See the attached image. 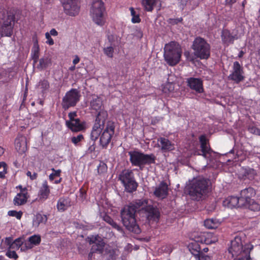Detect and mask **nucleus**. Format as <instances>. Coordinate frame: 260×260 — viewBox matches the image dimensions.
I'll use <instances>...</instances> for the list:
<instances>
[{
    "label": "nucleus",
    "mask_w": 260,
    "mask_h": 260,
    "mask_svg": "<svg viewBox=\"0 0 260 260\" xmlns=\"http://www.w3.org/2000/svg\"><path fill=\"white\" fill-rule=\"evenodd\" d=\"M144 202L136 200L124 207L121 211V221L126 229L135 234L140 233L141 230L136 222L135 214L139 212L138 205H144Z\"/></svg>",
    "instance_id": "1"
},
{
    "label": "nucleus",
    "mask_w": 260,
    "mask_h": 260,
    "mask_svg": "<svg viewBox=\"0 0 260 260\" xmlns=\"http://www.w3.org/2000/svg\"><path fill=\"white\" fill-rule=\"evenodd\" d=\"M210 185L211 182L209 179L199 176L188 181L186 190L192 200L199 201L206 196Z\"/></svg>",
    "instance_id": "2"
},
{
    "label": "nucleus",
    "mask_w": 260,
    "mask_h": 260,
    "mask_svg": "<svg viewBox=\"0 0 260 260\" xmlns=\"http://www.w3.org/2000/svg\"><path fill=\"white\" fill-rule=\"evenodd\" d=\"M182 55L181 49L175 41L166 44L164 47V57L165 61L170 66L178 63Z\"/></svg>",
    "instance_id": "3"
},
{
    "label": "nucleus",
    "mask_w": 260,
    "mask_h": 260,
    "mask_svg": "<svg viewBox=\"0 0 260 260\" xmlns=\"http://www.w3.org/2000/svg\"><path fill=\"white\" fill-rule=\"evenodd\" d=\"M256 194L255 190L252 187L245 188L241 191L240 203L242 207L248 208L253 211L260 210V205L255 202L254 197Z\"/></svg>",
    "instance_id": "4"
},
{
    "label": "nucleus",
    "mask_w": 260,
    "mask_h": 260,
    "mask_svg": "<svg viewBox=\"0 0 260 260\" xmlns=\"http://www.w3.org/2000/svg\"><path fill=\"white\" fill-rule=\"evenodd\" d=\"M191 48L197 58L207 60L210 56V45L203 38L200 37L196 38L192 43Z\"/></svg>",
    "instance_id": "5"
},
{
    "label": "nucleus",
    "mask_w": 260,
    "mask_h": 260,
    "mask_svg": "<svg viewBox=\"0 0 260 260\" xmlns=\"http://www.w3.org/2000/svg\"><path fill=\"white\" fill-rule=\"evenodd\" d=\"M2 20L0 25L1 37H11L13 32L15 15L11 11H3L1 17Z\"/></svg>",
    "instance_id": "6"
},
{
    "label": "nucleus",
    "mask_w": 260,
    "mask_h": 260,
    "mask_svg": "<svg viewBox=\"0 0 260 260\" xmlns=\"http://www.w3.org/2000/svg\"><path fill=\"white\" fill-rule=\"evenodd\" d=\"M106 11L104 3L102 0H93L90 10L93 21L102 26L105 23L104 14Z\"/></svg>",
    "instance_id": "7"
},
{
    "label": "nucleus",
    "mask_w": 260,
    "mask_h": 260,
    "mask_svg": "<svg viewBox=\"0 0 260 260\" xmlns=\"http://www.w3.org/2000/svg\"><path fill=\"white\" fill-rule=\"evenodd\" d=\"M251 249V248L249 246L244 247L241 238L239 236H236L233 240H231L228 250L232 254L233 257H241L250 254Z\"/></svg>",
    "instance_id": "8"
},
{
    "label": "nucleus",
    "mask_w": 260,
    "mask_h": 260,
    "mask_svg": "<svg viewBox=\"0 0 260 260\" xmlns=\"http://www.w3.org/2000/svg\"><path fill=\"white\" fill-rule=\"evenodd\" d=\"M107 116L108 114L106 111L99 112L90 133V139L92 141H95L101 136Z\"/></svg>",
    "instance_id": "9"
},
{
    "label": "nucleus",
    "mask_w": 260,
    "mask_h": 260,
    "mask_svg": "<svg viewBox=\"0 0 260 260\" xmlns=\"http://www.w3.org/2000/svg\"><path fill=\"white\" fill-rule=\"evenodd\" d=\"M199 141L201 145V155L210 162L217 161V159L220 156L219 154L213 151L210 147L205 135L199 137Z\"/></svg>",
    "instance_id": "10"
},
{
    "label": "nucleus",
    "mask_w": 260,
    "mask_h": 260,
    "mask_svg": "<svg viewBox=\"0 0 260 260\" xmlns=\"http://www.w3.org/2000/svg\"><path fill=\"white\" fill-rule=\"evenodd\" d=\"M81 95L79 91L76 88H72L67 91L62 98L61 106L64 110L75 107L80 101Z\"/></svg>",
    "instance_id": "11"
},
{
    "label": "nucleus",
    "mask_w": 260,
    "mask_h": 260,
    "mask_svg": "<svg viewBox=\"0 0 260 260\" xmlns=\"http://www.w3.org/2000/svg\"><path fill=\"white\" fill-rule=\"evenodd\" d=\"M115 125L114 122L108 121L104 127L100 137V143L103 148H106L115 133Z\"/></svg>",
    "instance_id": "12"
},
{
    "label": "nucleus",
    "mask_w": 260,
    "mask_h": 260,
    "mask_svg": "<svg viewBox=\"0 0 260 260\" xmlns=\"http://www.w3.org/2000/svg\"><path fill=\"white\" fill-rule=\"evenodd\" d=\"M145 202L144 205H139V210L141 213H144L145 216L149 220H155L158 219L159 217V212L157 208L153 206L148 205V201L145 199L138 200Z\"/></svg>",
    "instance_id": "13"
},
{
    "label": "nucleus",
    "mask_w": 260,
    "mask_h": 260,
    "mask_svg": "<svg viewBox=\"0 0 260 260\" xmlns=\"http://www.w3.org/2000/svg\"><path fill=\"white\" fill-rule=\"evenodd\" d=\"M64 13L69 16L75 17L80 10V0H61Z\"/></svg>",
    "instance_id": "14"
},
{
    "label": "nucleus",
    "mask_w": 260,
    "mask_h": 260,
    "mask_svg": "<svg viewBox=\"0 0 260 260\" xmlns=\"http://www.w3.org/2000/svg\"><path fill=\"white\" fill-rule=\"evenodd\" d=\"M131 162H155L156 157L153 154H144L139 151H130L128 152Z\"/></svg>",
    "instance_id": "15"
},
{
    "label": "nucleus",
    "mask_w": 260,
    "mask_h": 260,
    "mask_svg": "<svg viewBox=\"0 0 260 260\" xmlns=\"http://www.w3.org/2000/svg\"><path fill=\"white\" fill-rule=\"evenodd\" d=\"M232 73L229 75V78L236 83L243 81L245 78L244 71L243 67L238 61L233 63Z\"/></svg>",
    "instance_id": "16"
},
{
    "label": "nucleus",
    "mask_w": 260,
    "mask_h": 260,
    "mask_svg": "<svg viewBox=\"0 0 260 260\" xmlns=\"http://www.w3.org/2000/svg\"><path fill=\"white\" fill-rule=\"evenodd\" d=\"M187 85L199 93L204 92L203 81L201 78L190 77L186 80Z\"/></svg>",
    "instance_id": "17"
},
{
    "label": "nucleus",
    "mask_w": 260,
    "mask_h": 260,
    "mask_svg": "<svg viewBox=\"0 0 260 260\" xmlns=\"http://www.w3.org/2000/svg\"><path fill=\"white\" fill-rule=\"evenodd\" d=\"M221 39L223 44L229 46L234 43L238 39L237 33L231 32L228 29H223L221 31Z\"/></svg>",
    "instance_id": "18"
},
{
    "label": "nucleus",
    "mask_w": 260,
    "mask_h": 260,
    "mask_svg": "<svg viewBox=\"0 0 260 260\" xmlns=\"http://www.w3.org/2000/svg\"><path fill=\"white\" fill-rule=\"evenodd\" d=\"M15 147L19 154L24 153L27 150V139L25 136L18 135L15 140Z\"/></svg>",
    "instance_id": "19"
},
{
    "label": "nucleus",
    "mask_w": 260,
    "mask_h": 260,
    "mask_svg": "<svg viewBox=\"0 0 260 260\" xmlns=\"http://www.w3.org/2000/svg\"><path fill=\"white\" fill-rule=\"evenodd\" d=\"M66 125L73 132H80L85 128V122L81 121L79 118L72 121H66Z\"/></svg>",
    "instance_id": "20"
},
{
    "label": "nucleus",
    "mask_w": 260,
    "mask_h": 260,
    "mask_svg": "<svg viewBox=\"0 0 260 260\" xmlns=\"http://www.w3.org/2000/svg\"><path fill=\"white\" fill-rule=\"evenodd\" d=\"M223 205L229 208H233L234 207H242L240 203V198L237 197H230L225 199L223 201Z\"/></svg>",
    "instance_id": "21"
},
{
    "label": "nucleus",
    "mask_w": 260,
    "mask_h": 260,
    "mask_svg": "<svg viewBox=\"0 0 260 260\" xmlns=\"http://www.w3.org/2000/svg\"><path fill=\"white\" fill-rule=\"evenodd\" d=\"M90 243L93 244L92 246L91 249L95 253L102 254L104 252V247L105 243L102 240H98L95 238L94 241H90Z\"/></svg>",
    "instance_id": "22"
},
{
    "label": "nucleus",
    "mask_w": 260,
    "mask_h": 260,
    "mask_svg": "<svg viewBox=\"0 0 260 260\" xmlns=\"http://www.w3.org/2000/svg\"><path fill=\"white\" fill-rule=\"evenodd\" d=\"M168 188L167 183L162 182L158 187H156L154 194L157 197L164 199L168 194Z\"/></svg>",
    "instance_id": "23"
},
{
    "label": "nucleus",
    "mask_w": 260,
    "mask_h": 260,
    "mask_svg": "<svg viewBox=\"0 0 260 260\" xmlns=\"http://www.w3.org/2000/svg\"><path fill=\"white\" fill-rule=\"evenodd\" d=\"M157 142L159 143V146L163 151H170L173 149V144L168 139L160 137L158 139Z\"/></svg>",
    "instance_id": "24"
},
{
    "label": "nucleus",
    "mask_w": 260,
    "mask_h": 260,
    "mask_svg": "<svg viewBox=\"0 0 260 260\" xmlns=\"http://www.w3.org/2000/svg\"><path fill=\"white\" fill-rule=\"evenodd\" d=\"M28 197L27 192H20L18 193L14 199V205L20 206L25 204Z\"/></svg>",
    "instance_id": "25"
},
{
    "label": "nucleus",
    "mask_w": 260,
    "mask_h": 260,
    "mask_svg": "<svg viewBox=\"0 0 260 260\" xmlns=\"http://www.w3.org/2000/svg\"><path fill=\"white\" fill-rule=\"evenodd\" d=\"M52 64L51 58L48 56H45L39 60V63L37 66V68L40 70H43L46 69Z\"/></svg>",
    "instance_id": "26"
},
{
    "label": "nucleus",
    "mask_w": 260,
    "mask_h": 260,
    "mask_svg": "<svg viewBox=\"0 0 260 260\" xmlns=\"http://www.w3.org/2000/svg\"><path fill=\"white\" fill-rule=\"evenodd\" d=\"M119 179L124 184L134 179L133 172L129 170H124L119 174Z\"/></svg>",
    "instance_id": "27"
},
{
    "label": "nucleus",
    "mask_w": 260,
    "mask_h": 260,
    "mask_svg": "<svg viewBox=\"0 0 260 260\" xmlns=\"http://www.w3.org/2000/svg\"><path fill=\"white\" fill-rule=\"evenodd\" d=\"M220 156L217 159V161H213L212 162H221L220 161L218 160V159L221 157H227V160L226 162H231L233 161V162H236L238 161L236 159L237 158V154H235L234 153V150L233 149L230 150L228 153L221 155L219 154Z\"/></svg>",
    "instance_id": "28"
},
{
    "label": "nucleus",
    "mask_w": 260,
    "mask_h": 260,
    "mask_svg": "<svg viewBox=\"0 0 260 260\" xmlns=\"http://www.w3.org/2000/svg\"><path fill=\"white\" fill-rule=\"evenodd\" d=\"M158 0H142V5L147 12H152Z\"/></svg>",
    "instance_id": "29"
},
{
    "label": "nucleus",
    "mask_w": 260,
    "mask_h": 260,
    "mask_svg": "<svg viewBox=\"0 0 260 260\" xmlns=\"http://www.w3.org/2000/svg\"><path fill=\"white\" fill-rule=\"evenodd\" d=\"M102 105L103 102L102 99L98 96H96L95 98L93 99L90 102L91 109L96 111L99 110V112L102 111L101 110Z\"/></svg>",
    "instance_id": "30"
},
{
    "label": "nucleus",
    "mask_w": 260,
    "mask_h": 260,
    "mask_svg": "<svg viewBox=\"0 0 260 260\" xmlns=\"http://www.w3.org/2000/svg\"><path fill=\"white\" fill-rule=\"evenodd\" d=\"M40 53V48L38 44V41H36L34 44V46L31 50V58L34 61V63H36L39 60Z\"/></svg>",
    "instance_id": "31"
},
{
    "label": "nucleus",
    "mask_w": 260,
    "mask_h": 260,
    "mask_svg": "<svg viewBox=\"0 0 260 260\" xmlns=\"http://www.w3.org/2000/svg\"><path fill=\"white\" fill-rule=\"evenodd\" d=\"M47 220V217L45 215L37 214L33 220V226L35 228L39 226L41 223H45Z\"/></svg>",
    "instance_id": "32"
},
{
    "label": "nucleus",
    "mask_w": 260,
    "mask_h": 260,
    "mask_svg": "<svg viewBox=\"0 0 260 260\" xmlns=\"http://www.w3.org/2000/svg\"><path fill=\"white\" fill-rule=\"evenodd\" d=\"M50 193L49 186L46 182L43 183L42 186L40 190V199L46 200L47 199Z\"/></svg>",
    "instance_id": "33"
},
{
    "label": "nucleus",
    "mask_w": 260,
    "mask_h": 260,
    "mask_svg": "<svg viewBox=\"0 0 260 260\" xmlns=\"http://www.w3.org/2000/svg\"><path fill=\"white\" fill-rule=\"evenodd\" d=\"M219 225V222L216 219H207L204 221V225L209 229L217 228Z\"/></svg>",
    "instance_id": "34"
},
{
    "label": "nucleus",
    "mask_w": 260,
    "mask_h": 260,
    "mask_svg": "<svg viewBox=\"0 0 260 260\" xmlns=\"http://www.w3.org/2000/svg\"><path fill=\"white\" fill-rule=\"evenodd\" d=\"M125 189L129 192H132L134 191H135L137 187V183L135 181L134 179H132L131 180L126 182L123 184Z\"/></svg>",
    "instance_id": "35"
},
{
    "label": "nucleus",
    "mask_w": 260,
    "mask_h": 260,
    "mask_svg": "<svg viewBox=\"0 0 260 260\" xmlns=\"http://www.w3.org/2000/svg\"><path fill=\"white\" fill-rule=\"evenodd\" d=\"M189 249L190 252L196 257V258H197L201 253H200V247L199 245L196 243L190 245L189 246Z\"/></svg>",
    "instance_id": "36"
},
{
    "label": "nucleus",
    "mask_w": 260,
    "mask_h": 260,
    "mask_svg": "<svg viewBox=\"0 0 260 260\" xmlns=\"http://www.w3.org/2000/svg\"><path fill=\"white\" fill-rule=\"evenodd\" d=\"M41 242V237L37 235H34L29 238V243H28V246H26V243H25V246L26 248V249H30L31 248V246L30 245L31 244H34V245H38Z\"/></svg>",
    "instance_id": "37"
},
{
    "label": "nucleus",
    "mask_w": 260,
    "mask_h": 260,
    "mask_svg": "<svg viewBox=\"0 0 260 260\" xmlns=\"http://www.w3.org/2000/svg\"><path fill=\"white\" fill-rule=\"evenodd\" d=\"M20 246H21V250L24 249L23 239L19 238L16 239L14 242H13V243L10 245V248H19Z\"/></svg>",
    "instance_id": "38"
},
{
    "label": "nucleus",
    "mask_w": 260,
    "mask_h": 260,
    "mask_svg": "<svg viewBox=\"0 0 260 260\" xmlns=\"http://www.w3.org/2000/svg\"><path fill=\"white\" fill-rule=\"evenodd\" d=\"M38 86L42 89V92L44 93L49 88L50 84L48 80L43 79L39 82Z\"/></svg>",
    "instance_id": "39"
},
{
    "label": "nucleus",
    "mask_w": 260,
    "mask_h": 260,
    "mask_svg": "<svg viewBox=\"0 0 260 260\" xmlns=\"http://www.w3.org/2000/svg\"><path fill=\"white\" fill-rule=\"evenodd\" d=\"M131 15L132 16V22L134 23H139L141 21L139 15L137 14L134 8L131 7L129 8Z\"/></svg>",
    "instance_id": "40"
},
{
    "label": "nucleus",
    "mask_w": 260,
    "mask_h": 260,
    "mask_svg": "<svg viewBox=\"0 0 260 260\" xmlns=\"http://www.w3.org/2000/svg\"><path fill=\"white\" fill-rule=\"evenodd\" d=\"M104 53L108 57L112 58L113 57L114 48L113 47L110 46L105 47L103 49Z\"/></svg>",
    "instance_id": "41"
},
{
    "label": "nucleus",
    "mask_w": 260,
    "mask_h": 260,
    "mask_svg": "<svg viewBox=\"0 0 260 260\" xmlns=\"http://www.w3.org/2000/svg\"><path fill=\"white\" fill-rule=\"evenodd\" d=\"M84 139V136L82 134H79L76 137H73L71 138V142L75 145H78L79 143Z\"/></svg>",
    "instance_id": "42"
},
{
    "label": "nucleus",
    "mask_w": 260,
    "mask_h": 260,
    "mask_svg": "<svg viewBox=\"0 0 260 260\" xmlns=\"http://www.w3.org/2000/svg\"><path fill=\"white\" fill-rule=\"evenodd\" d=\"M248 131L251 134L260 136V129L257 128L253 125H249L248 126Z\"/></svg>",
    "instance_id": "43"
},
{
    "label": "nucleus",
    "mask_w": 260,
    "mask_h": 260,
    "mask_svg": "<svg viewBox=\"0 0 260 260\" xmlns=\"http://www.w3.org/2000/svg\"><path fill=\"white\" fill-rule=\"evenodd\" d=\"M110 225H111L112 226L113 228H114V229L117 230L118 232L120 233L122 235H124V231L123 230V229L122 228V227L120 225L117 224L115 221H114L113 220L111 222V223L110 224Z\"/></svg>",
    "instance_id": "44"
},
{
    "label": "nucleus",
    "mask_w": 260,
    "mask_h": 260,
    "mask_svg": "<svg viewBox=\"0 0 260 260\" xmlns=\"http://www.w3.org/2000/svg\"><path fill=\"white\" fill-rule=\"evenodd\" d=\"M8 215L11 216L16 217L18 219H20L21 218L22 212L21 211L17 212L12 210L8 212Z\"/></svg>",
    "instance_id": "45"
},
{
    "label": "nucleus",
    "mask_w": 260,
    "mask_h": 260,
    "mask_svg": "<svg viewBox=\"0 0 260 260\" xmlns=\"http://www.w3.org/2000/svg\"><path fill=\"white\" fill-rule=\"evenodd\" d=\"M57 209L59 211H64L66 210V205L64 204V200L60 199L57 203Z\"/></svg>",
    "instance_id": "46"
},
{
    "label": "nucleus",
    "mask_w": 260,
    "mask_h": 260,
    "mask_svg": "<svg viewBox=\"0 0 260 260\" xmlns=\"http://www.w3.org/2000/svg\"><path fill=\"white\" fill-rule=\"evenodd\" d=\"M107 166L106 164H100L98 167V171L99 173H104L107 172Z\"/></svg>",
    "instance_id": "47"
},
{
    "label": "nucleus",
    "mask_w": 260,
    "mask_h": 260,
    "mask_svg": "<svg viewBox=\"0 0 260 260\" xmlns=\"http://www.w3.org/2000/svg\"><path fill=\"white\" fill-rule=\"evenodd\" d=\"M7 164H0V169H3V172H0V178H3L5 177V175L7 173Z\"/></svg>",
    "instance_id": "48"
},
{
    "label": "nucleus",
    "mask_w": 260,
    "mask_h": 260,
    "mask_svg": "<svg viewBox=\"0 0 260 260\" xmlns=\"http://www.w3.org/2000/svg\"><path fill=\"white\" fill-rule=\"evenodd\" d=\"M45 37L47 40L46 41L47 44H49V45H53L54 44V41L48 32L45 33Z\"/></svg>",
    "instance_id": "49"
},
{
    "label": "nucleus",
    "mask_w": 260,
    "mask_h": 260,
    "mask_svg": "<svg viewBox=\"0 0 260 260\" xmlns=\"http://www.w3.org/2000/svg\"><path fill=\"white\" fill-rule=\"evenodd\" d=\"M6 255L9 258H13L15 259L18 258V255L14 251H8L6 253Z\"/></svg>",
    "instance_id": "50"
},
{
    "label": "nucleus",
    "mask_w": 260,
    "mask_h": 260,
    "mask_svg": "<svg viewBox=\"0 0 260 260\" xmlns=\"http://www.w3.org/2000/svg\"><path fill=\"white\" fill-rule=\"evenodd\" d=\"M95 141L90 142L89 144L90 146L88 148L87 152L88 153H91L95 150Z\"/></svg>",
    "instance_id": "51"
},
{
    "label": "nucleus",
    "mask_w": 260,
    "mask_h": 260,
    "mask_svg": "<svg viewBox=\"0 0 260 260\" xmlns=\"http://www.w3.org/2000/svg\"><path fill=\"white\" fill-rule=\"evenodd\" d=\"M77 116V115L76 112L74 111L70 112L68 114V116L70 120H67L66 121H72L76 120V118H75V117H76Z\"/></svg>",
    "instance_id": "52"
},
{
    "label": "nucleus",
    "mask_w": 260,
    "mask_h": 260,
    "mask_svg": "<svg viewBox=\"0 0 260 260\" xmlns=\"http://www.w3.org/2000/svg\"><path fill=\"white\" fill-rule=\"evenodd\" d=\"M32 173L33 174H31V172L30 171H28L26 173V175L29 177L31 180L36 179L37 177V173L35 171H34Z\"/></svg>",
    "instance_id": "53"
},
{
    "label": "nucleus",
    "mask_w": 260,
    "mask_h": 260,
    "mask_svg": "<svg viewBox=\"0 0 260 260\" xmlns=\"http://www.w3.org/2000/svg\"><path fill=\"white\" fill-rule=\"evenodd\" d=\"M197 258L198 260H211L209 256L205 255L203 253H201Z\"/></svg>",
    "instance_id": "54"
},
{
    "label": "nucleus",
    "mask_w": 260,
    "mask_h": 260,
    "mask_svg": "<svg viewBox=\"0 0 260 260\" xmlns=\"http://www.w3.org/2000/svg\"><path fill=\"white\" fill-rule=\"evenodd\" d=\"M85 195H86V191L84 189L81 188L80 189V198H81V200L83 201L85 199Z\"/></svg>",
    "instance_id": "55"
},
{
    "label": "nucleus",
    "mask_w": 260,
    "mask_h": 260,
    "mask_svg": "<svg viewBox=\"0 0 260 260\" xmlns=\"http://www.w3.org/2000/svg\"><path fill=\"white\" fill-rule=\"evenodd\" d=\"M103 219L105 221H106L108 224L111 223V222L113 221V219H112L109 216L107 215H105L103 217Z\"/></svg>",
    "instance_id": "56"
},
{
    "label": "nucleus",
    "mask_w": 260,
    "mask_h": 260,
    "mask_svg": "<svg viewBox=\"0 0 260 260\" xmlns=\"http://www.w3.org/2000/svg\"><path fill=\"white\" fill-rule=\"evenodd\" d=\"M13 239L11 237H8L5 239V243L8 245L9 246V248H10V245L13 243L12 242Z\"/></svg>",
    "instance_id": "57"
},
{
    "label": "nucleus",
    "mask_w": 260,
    "mask_h": 260,
    "mask_svg": "<svg viewBox=\"0 0 260 260\" xmlns=\"http://www.w3.org/2000/svg\"><path fill=\"white\" fill-rule=\"evenodd\" d=\"M238 260H252L250 257L249 254L247 255H243V256L239 257Z\"/></svg>",
    "instance_id": "58"
},
{
    "label": "nucleus",
    "mask_w": 260,
    "mask_h": 260,
    "mask_svg": "<svg viewBox=\"0 0 260 260\" xmlns=\"http://www.w3.org/2000/svg\"><path fill=\"white\" fill-rule=\"evenodd\" d=\"M49 33L50 36H57L58 35V32L55 28H52Z\"/></svg>",
    "instance_id": "59"
},
{
    "label": "nucleus",
    "mask_w": 260,
    "mask_h": 260,
    "mask_svg": "<svg viewBox=\"0 0 260 260\" xmlns=\"http://www.w3.org/2000/svg\"><path fill=\"white\" fill-rule=\"evenodd\" d=\"M80 61V58L78 57V55H75L74 59L73 60V63L74 65H76V64L78 63Z\"/></svg>",
    "instance_id": "60"
},
{
    "label": "nucleus",
    "mask_w": 260,
    "mask_h": 260,
    "mask_svg": "<svg viewBox=\"0 0 260 260\" xmlns=\"http://www.w3.org/2000/svg\"><path fill=\"white\" fill-rule=\"evenodd\" d=\"M94 254H95V253L93 251L92 252V250L91 249L90 252L88 254V260H92V258L94 257Z\"/></svg>",
    "instance_id": "61"
},
{
    "label": "nucleus",
    "mask_w": 260,
    "mask_h": 260,
    "mask_svg": "<svg viewBox=\"0 0 260 260\" xmlns=\"http://www.w3.org/2000/svg\"><path fill=\"white\" fill-rule=\"evenodd\" d=\"M52 170L55 171V173H53L54 175H55V176L58 177L59 176L60 173V170H58L57 171H55L54 169H52Z\"/></svg>",
    "instance_id": "62"
},
{
    "label": "nucleus",
    "mask_w": 260,
    "mask_h": 260,
    "mask_svg": "<svg viewBox=\"0 0 260 260\" xmlns=\"http://www.w3.org/2000/svg\"><path fill=\"white\" fill-rule=\"evenodd\" d=\"M245 53V52L244 51L241 50L238 54V57L242 58Z\"/></svg>",
    "instance_id": "63"
},
{
    "label": "nucleus",
    "mask_w": 260,
    "mask_h": 260,
    "mask_svg": "<svg viewBox=\"0 0 260 260\" xmlns=\"http://www.w3.org/2000/svg\"><path fill=\"white\" fill-rule=\"evenodd\" d=\"M18 187L20 188L21 192H27L26 188H23L21 185L19 186Z\"/></svg>",
    "instance_id": "64"
}]
</instances>
